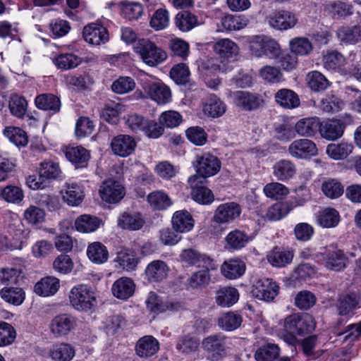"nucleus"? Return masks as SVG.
Instances as JSON below:
<instances>
[{"instance_id": "38", "label": "nucleus", "mask_w": 361, "mask_h": 361, "mask_svg": "<svg viewBox=\"0 0 361 361\" xmlns=\"http://www.w3.org/2000/svg\"><path fill=\"white\" fill-rule=\"evenodd\" d=\"M319 121L315 117L300 119L295 126V132L302 137H312L319 130Z\"/></svg>"}, {"instance_id": "15", "label": "nucleus", "mask_w": 361, "mask_h": 361, "mask_svg": "<svg viewBox=\"0 0 361 361\" xmlns=\"http://www.w3.org/2000/svg\"><path fill=\"white\" fill-rule=\"evenodd\" d=\"M179 258L183 263L198 267L209 268L212 262L210 257L200 252L192 247L183 250L179 255Z\"/></svg>"}, {"instance_id": "33", "label": "nucleus", "mask_w": 361, "mask_h": 361, "mask_svg": "<svg viewBox=\"0 0 361 361\" xmlns=\"http://www.w3.org/2000/svg\"><path fill=\"white\" fill-rule=\"evenodd\" d=\"M354 147L352 143L341 141L338 143H331L326 146V152L334 160H343L352 152Z\"/></svg>"}, {"instance_id": "5", "label": "nucleus", "mask_w": 361, "mask_h": 361, "mask_svg": "<svg viewBox=\"0 0 361 361\" xmlns=\"http://www.w3.org/2000/svg\"><path fill=\"white\" fill-rule=\"evenodd\" d=\"M232 102L243 111H253L264 105L263 97L257 93L249 91L238 90L230 92Z\"/></svg>"}, {"instance_id": "50", "label": "nucleus", "mask_w": 361, "mask_h": 361, "mask_svg": "<svg viewBox=\"0 0 361 361\" xmlns=\"http://www.w3.org/2000/svg\"><path fill=\"white\" fill-rule=\"evenodd\" d=\"M280 353V348L274 343H266L257 350L255 357L257 361H273Z\"/></svg>"}, {"instance_id": "52", "label": "nucleus", "mask_w": 361, "mask_h": 361, "mask_svg": "<svg viewBox=\"0 0 361 361\" xmlns=\"http://www.w3.org/2000/svg\"><path fill=\"white\" fill-rule=\"evenodd\" d=\"M4 135L17 147H25L28 142L26 133L18 127H6Z\"/></svg>"}, {"instance_id": "54", "label": "nucleus", "mask_w": 361, "mask_h": 361, "mask_svg": "<svg viewBox=\"0 0 361 361\" xmlns=\"http://www.w3.org/2000/svg\"><path fill=\"white\" fill-rule=\"evenodd\" d=\"M289 47L291 52L299 56L309 54L312 50L311 42L306 37H295L290 40Z\"/></svg>"}, {"instance_id": "12", "label": "nucleus", "mask_w": 361, "mask_h": 361, "mask_svg": "<svg viewBox=\"0 0 361 361\" xmlns=\"http://www.w3.org/2000/svg\"><path fill=\"white\" fill-rule=\"evenodd\" d=\"M279 293V286L269 279L258 280L252 290V294L259 300H272Z\"/></svg>"}, {"instance_id": "62", "label": "nucleus", "mask_w": 361, "mask_h": 361, "mask_svg": "<svg viewBox=\"0 0 361 361\" xmlns=\"http://www.w3.org/2000/svg\"><path fill=\"white\" fill-rule=\"evenodd\" d=\"M8 106L13 116L21 118L26 112L27 103L23 97L14 94L10 97Z\"/></svg>"}, {"instance_id": "6", "label": "nucleus", "mask_w": 361, "mask_h": 361, "mask_svg": "<svg viewBox=\"0 0 361 361\" xmlns=\"http://www.w3.org/2000/svg\"><path fill=\"white\" fill-rule=\"evenodd\" d=\"M298 20L295 13L285 9L275 10L266 18L269 25L279 31H285L294 27Z\"/></svg>"}, {"instance_id": "39", "label": "nucleus", "mask_w": 361, "mask_h": 361, "mask_svg": "<svg viewBox=\"0 0 361 361\" xmlns=\"http://www.w3.org/2000/svg\"><path fill=\"white\" fill-rule=\"evenodd\" d=\"M338 39L345 44H356L361 41V25L343 26L336 31Z\"/></svg>"}, {"instance_id": "18", "label": "nucleus", "mask_w": 361, "mask_h": 361, "mask_svg": "<svg viewBox=\"0 0 361 361\" xmlns=\"http://www.w3.org/2000/svg\"><path fill=\"white\" fill-rule=\"evenodd\" d=\"M111 147L115 154L125 157L134 152L136 142L134 138L128 135H119L112 139Z\"/></svg>"}, {"instance_id": "26", "label": "nucleus", "mask_w": 361, "mask_h": 361, "mask_svg": "<svg viewBox=\"0 0 361 361\" xmlns=\"http://www.w3.org/2000/svg\"><path fill=\"white\" fill-rule=\"evenodd\" d=\"M157 340L152 336H145L140 338L135 345L136 354L144 358L149 357L159 350Z\"/></svg>"}, {"instance_id": "25", "label": "nucleus", "mask_w": 361, "mask_h": 361, "mask_svg": "<svg viewBox=\"0 0 361 361\" xmlns=\"http://www.w3.org/2000/svg\"><path fill=\"white\" fill-rule=\"evenodd\" d=\"M276 103L286 109H293L300 106V101L298 95L292 90L282 88L274 95Z\"/></svg>"}, {"instance_id": "53", "label": "nucleus", "mask_w": 361, "mask_h": 361, "mask_svg": "<svg viewBox=\"0 0 361 361\" xmlns=\"http://www.w3.org/2000/svg\"><path fill=\"white\" fill-rule=\"evenodd\" d=\"M322 190L327 197L336 199L343 195L344 187L338 180L329 178L322 183Z\"/></svg>"}, {"instance_id": "55", "label": "nucleus", "mask_w": 361, "mask_h": 361, "mask_svg": "<svg viewBox=\"0 0 361 361\" xmlns=\"http://www.w3.org/2000/svg\"><path fill=\"white\" fill-rule=\"evenodd\" d=\"M116 262L123 269L132 271L137 267L138 259L133 250H122L118 252Z\"/></svg>"}, {"instance_id": "58", "label": "nucleus", "mask_w": 361, "mask_h": 361, "mask_svg": "<svg viewBox=\"0 0 361 361\" xmlns=\"http://www.w3.org/2000/svg\"><path fill=\"white\" fill-rule=\"evenodd\" d=\"M263 191L267 197L274 200L282 199L289 193L288 188L278 182L267 183L264 187Z\"/></svg>"}, {"instance_id": "17", "label": "nucleus", "mask_w": 361, "mask_h": 361, "mask_svg": "<svg viewBox=\"0 0 361 361\" xmlns=\"http://www.w3.org/2000/svg\"><path fill=\"white\" fill-rule=\"evenodd\" d=\"M345 126L338 119L319 122V130L321 136L328 140H336L342 137Z\"/></svg>"}, {"instance_id": "20", "label": "nucleus", "mask_w": 361, "mask_h": 361, "mask_svg": "<svg viewBox=\"0 0 361 361\" xmlns=\"http://www.w3.org/2000/svg\"><path fill=\"white\" fill-rule=\"evenodd\" d=\"M62 200L69 206L80 205L85 197L84 191L77 183H66L61 190Z\"/></svg>"}, {"instance_id": "11", "label": "nucleus", "mask_w": 361, "mask_h": 361, "mask_svg": "<svg viewBox=\"0 0 361 361\" xmlns=\"http://www.w3.org/2000/svg\"><path fill=\"white\" fill-rule=\"evenodd\" d=\"M228 338L221 334L210 335L205 338L202 343L204 350L212 354L216 359L226 354Z\"/></svg>"}, {"instance_id": "44", "label": "nucleus", "mask_w": 361, "mask_h": 361, "mask_svg": "<svg viewBox=\"0 0 361 361\" xmlns=\"http://www.w3.org/2000/svg\"><path fill=\"white\" fill-rule=\"evenodd\" d=\"M100 224L101 221L97 217L89 214L80 215L75 221L76 230L82 233L94 232Z\"/></svg>"}, {"instance_id": "30", "label": "nucleus", "mask_w": 361, "mask_h": 361, "mask_svg": "<svg viewBox=\"0 0 361 361\" xmlns=\"http://www.w3.org/2000/svg\"><path fill=\"white\" fill-rule=\"evenodd\" d=\"M60 287L59 280L54 276H47L38 281L34 291L39 296L47 297L54 295Z\"/></svg>"}, {"instance_id": "64", "label": "nucleus", "mask_w": 361, "mask_h": 361, "mask_svg": "<svg viewBox=\"0 0 361 361\" xmlns=\"http://www.w3.org/2000/svg\"><path fill=\"white\" fill-rule=\"evenodd\" d=\"M308 86L314 91H322L327 88L329 82L326 77L319 71H312L307 75Z\"/></svg>"}, {"instance_id": "7", "label": "nucleus", "mask_w": 361, "mask_h": 361, "mask_svg": "<svg viewBox=\"0 0 361 361\" xmlns=\"http://www.w3.org/2000/svg\"><path fill=\"white\" fill-rule=\"evenodd\" d=\"M77 326V319L70 314L62 313L55 316L49 324V330L55 338L66 336Z\"/></svg>"}, {"instance_id": "51", "label": "nucleus", "mask_w": 361, "mask_h": 361, "mask_svg": "<svg viewBox=\"0 0 361 361\" xmlns=\"http://www.w3.org/2000/svg\"><path fill=\"white\" fill-rule=\"evenodd\" d=\"M317 221L324 228H333L338 224L340 216L335 209L326 208L319 212Z\"/></svg>"}, {"instance_id": "47", "label": "nucleus", "mask_w": 361, "mask_h": 361, "mask_svg": "<svg viewBox=\"0 0 361 361\" xmlns=\"http://www.w3.org/2000/svg\"><path fill=\"white\" fill-rule=\"evenodd\" d=\"M147 202L155 210H165L172 204L169 195L161 190L154 191L147 196Z\"/></svg>"}, {"instance_id": "14", "label": "nucleus", "mask_w": 361, "mask_h": 361, "mask_svg": "<svg viewBox=\"0 0 361 361\" xmlns=\"http://www.w3.org/2000/svg\"><path fill=\"white\" fill-rule=\"evenodd\" d=\"M290 154L296 158L306 159L317 154L314 142L308 139H298L293 141L288 147Z\"/></svg>"}, {"instance_id": "28", "label": "nucleus", "mask_w": 361, "mask_h": 361, "mask_svg": "<svg viewBox=\"0 0 361 361\" xmlns=\"http://www.w3.org/2000/svg\"><path fill=\"white\" fill-rule=\"evenodd\" d=\"M135 287V283L132 279L127 277H121L114 283L111 291L113 295L117 298L127 300L134 293Z\"/></svg>"}, {"instance_id": "16", "label": "nucleus", "mask_w": 361, "mask_h": 361, "mask_svg": "<svg viewBox=\"0 0 361 361\" xmlns=\"http://www.w3.org/2000/svg\"><path fill=\"white\" fill-rule=\"evenodd\" d=\"M145 224V218L141 213L137 212H124L118 218V227L130 231L140 230Z\"/></svg>"}, {"instance_id": "19", "label": "nucleus", "mask_w": 361, "mask_h": 361, "mask_svg": "<svg viewBox=\"0 0 361 361\" xmlns=\"http://www.w3.org/2000/svg\"><path fill=\"white\" fill-rule=\"evenodd\" d=\"M361 294L351 292L340 297L337 302V310L340 315L346 316L361 307Z\"/></svg>"}, {"instance_id": "46", "label": "nucleus", "mask_w": 361, "mask_h": 361, "mask_svg": "<svg viewBox=\"0 0 361 361\" xmlns=\"http://www.w3.org/2000/svg\"><path fill=\"white\" fill-rule=\"evenodd\" d=\"M225 104L216 95H210L204 105L203 111L205 114L216 118L222 116L226 111Z\"/></svg>"}, {"instance_id": "42", "label": "nucleus", "mask_w": 361, "mask_h": 361, "mask_svg": "<svg viewBox=\"0 0 361 361\" xmlns=\"http://www.w3.org/2000/svg\"><path fill=\"white\" fill-rule=\"evenodd\" d=\"M0 296L5 302L18 306L25 298V293L19 287H4L0 290Z\"/></svg>"}, {"instance_id": "59", "label": "nucleus", "mask_w": 361, "mask_h": 361, "mask_svg": "<svg viewBox=\"0 0 361 361\" xmlns=\"http://www.w3.org/2000/svg\"><path fill=\"white\" fill-rule=\"evenodd\" d=\"M293 257V255L291 252L276 249L268 255V261L272 266L283 267L290 263Z\"/></svg>"}, {"instance_id": "23", "label": "nucleus", "mask_w": 361, "mask_h": 361, "mask_svg": "<svg viewBox=\"0 0 361 361\" xmlns=\"http://www.w3.org/2000/svg\"><path fill=\"white\" fill-rule=\"evenodd\" d=\"M49 355L54 361H71L75 355V350L68 343H56L50 348Z\"/></svg>"}, {"instance_id": "37", "label": "nucleus", "mask_w": 361, "mask_h": 361, "mask_svg": "<svg viewBox=\"0 0 361 361\" xmlns=\"http://www.w3.org/2000/svg\"><path fill=\"white\" fill-rule=\"evenodd\" d=\"M225 240L229 249L240 250L252 240V238L246 232L235 229L227 234Z\"/></svg>"}, {"instance_id": "21", "label": "nucleus", "mask_w": 361, "mask_h": 361, "mask_svg": "<svg viewBox=\"0 0 361 361\" xmlns=\"http://www.w3.org/2000/svg\"><path fill=\"white\" fill-rule=\"evenodd\" d=\"M63 151L66 159L76 169L83 168L87 165L90 155L88 150L83 147H67Z\"/></svg>"}, {"instance_id": "9", "label": "nucleus", "mask_w": 361, "mask_h": 361, "mask_svg": "<svg viewBox=\"0 0 361 361\" xmlns=\"http://www.w3.org/2000/svg\"><path fill=\"white\" fill-rule=\"evenodd\" d=\"M240 206L234 202L221 204L216 209L213 216L214 221L217 224H228L240 216Z\"/></svg>"}, {"instance_id": "36", "label": "nucleus", "mask_w": 361, "mask_h": 361, "mask_svg": "<svg viewBox=\"0 0 361 361\" xmlns=\"http://www.w3.org/2000/svg\"><path fill=\"white\" fill-rule=\"evenodd\" d=\"M297 205V202L293 200L275 203L268 209L267 217L271 221L280 220Z\"/></svg>"}, {"instance_id": "1", "label": "nucleus", "mask_w": 361, "mask_h": 361, "mask_svg": "<svg viewBox=\"0 0 361 361\" xmlns=\"http://www.w3.org/2000/svg\"><path fill=\"white\" fill-rule=\"evenodd\" d=\"M315 328L313 318L308 314H291L284 321L283 329L279 333V336L287 344L292 346V352L297 353L296 345L300 343L296 335L304 336L311 333Z\"/></svg>"}, {"instance_id": "2", "label": "nucleus", "mask_w": 361, "mask_h": 361, "mask_svg": "<svg viewBox=\"0 0 361 361\" xmlns=\"http://www.w3.org/2000/svg\"><path fill=\"white\" fill-rule=\"evenodd\" d=\"M69 300L74 309L78 311H87L94 305L96 295L90 286L80 284L71 290Z\"/></svg>"}, {"instance_id": "24", "label": "nucleus", "mask_w": 361, "mask_h": 361, "mask_svg": "<svg viewBox=\"0 0 361 361\" xmlns=\"http://www.w3.org/2000/svg\"><path fill=\"white\" fill-rule=\"evenodd\" d=\"M214 51L222 59H233L239 53V47L235 42L229 39H221L214 43Z\"/></svg>"}, {"instance_id": "13", "label": "nucleus", "mask_w": 361, "mask_h": 361, "mask_svg": "<svg viewBox=\"0 0 361 361\" xmlns=\"http://www.w3.org/2000/svg\"><path fill=\"white\" fill-rule=\"evenodd\" d=\"M321 255L323 256V261L327 269L340 271L345 267L348 258L341 250L329 246L325 248L324 252H321Z\"/></svg>"}, {"instance_id": "56", "label": "nucleus", "mask_w": 361, "mask_h": 361, "mask_svg": "<svg viewBox=\"0 0 361 361\" xmlns=\"http://www.w3.org/2000/svg\"><path fill=\"white\" fill-rule=\"evenodd\" d=\"M121 10L122 16L129 20L138 19L143 13L142 4L137 2L123 1Z\"/></svg>"}, {"instance_id": "27", "label": "nucleus", "mask_w": 361, "mask_h": 361, "mask_svg": "<svg viewBox=\"0 0 361 361\" xmlns=\"http://www.w3.org/2000/svg\"><path fill=\"white\" fill-rule=\"evenodd\" d=\"M169 268L161 260H154L150 262L145 269V274L151 282H160L164 280L169 274Z\"/></svg>"}, {"instance_id": "31", "label": "nucleus", "mask_w": 361, "mask_h": 361, "mask_svg": "<svg viewBox=\"0 0 361 361\" xmlns=\"http://www.w3.org/2000/svg\"><path fill=\"white\" fill-rule=\"evenodd\" d=\"M322 63L324 68L328 71L343 73L345 58L338 51H328L322 57Z\"/></svg>"}, {"instance_id": "8", "label": "nucleus", "mask_w": 361, "mask_h": 361, "mask_svg": "<svg viewBox=\"0 0 361 361\" xmlns=\"http://www.w3.org/2000/svg\"><path fill=\"white\" fill-rule=\"evenodd\" d=\"M207 182L204 177L190 176L188 178L191 197L192 200L201 204H209L214 199L212 191L205 185Z\"/></svg>"}, {"instance_id": "57", "label": "nucleus", "mask_w": 361, "mask_h": 361, "mask_svg": "<svg viewBox=\"0 0 361 361\" xmlns=\"http://www.w3.org/2000/svg\"><path fill=\"white\" fill-rule=\"evenodd\" d=\"M326 10L334 16L345 18L353 12L352 5L341 1H334L326 6Z\"/></svg>"}, {"instance_id": "63", "label": "nucleus", "mask_w": 361, "mask_h": 361, "mask_svg": "<svg viewBox=\"0 0 361 361\" xmlns=\"http://www.w3.org/2000/svg\"><path fill=\"white\" fill-rule=\"evenodd\" d=\"M39 173L45 180H56L61 178L62 173L58 164L48 161L41 164Z\"/></svg>"}, {"instance_id": "41", "label": "nucleus", "mask_w": 361, "mask_h": 361, "mask_svg": "<svg viewBox=\"0 0 361 361\" xmlns=\"http://www.w3.org/2000/svg\"><path fill=\"white\" fill-rule=\"evenodd\" d=\"M87 255L91 262L98 264L104 263L109 257L106 247L100 242L90 244L87 249Z\"/></svg>"}, {"instance_id": "45", "label": "nucleus", "mask_w": 361, "mask_h": 361, "mask_svg": "<svg viewBox=\"0 0 361 361\" xmlns=\"http://www.w3.org/2000/svg\"><path fill=\"white\" fill-rule=\"evenodd\" d=\"M199 345V340L196 337L190 334H184L178 337L176 349L180 353L187 355L195 352Z\"/></svg>"}, {"instance_id": "22", "label": "nucleus", "mask_w": 361, "mask_h": 361, "mask_svg": "<svg viewBox=\"0 0 361 361\" xmlns=\"http://www.w3.org/2000/svg\"><path fill=\"white\" fill-rule=\"evenodd\" d=\"M83 37L85 40L93 45H99L105 43L109 39L107 30L103 26L95 24L87 25L83 29Z\"/></svg>"}, {"instance_id": "61", "label": "nucleus", "mask_w": 361, "mask_h": 361, "mask_svg": "<svg viewBox=\"0 0 361 361\" xmlns=\"http://www.w3.org/2000/svg\"><path fill=\"white\" fill-rule=\"evenodd\" d=\"M54 62L59 68L68 70L77 67L82 60L73 54H61L54 59Z\"/></svg>"}, {"instance_id": "10", "label": "nucleus", "mask_w": 361, "mask_h": 361, "mask_svg": "<svg viewBox=\"0 0 361 361\" xmlns=\"http://www.w3.org/2000/svg\"><path fill=\"white\" fill-rule=\"evenodd\" d=\"M99 193L104 201L109 203H117L123 198L126 192L119 182L107 180L100 186Z\"/></svg>"}, {"instance_id": "40", "label": "nucleus", "mask_w": 361, "mask_h": 361, "mask_svg": "<svg viewBox=\"0 0 361 361\" xmlns=\"http://www.w3.org/2000/svg\"><path fill=\"white\" fill-rule=\"evenodd\" d=\"M147 92L150 97L158 104H166L171 99V90L163 83L154 82L149 85Z\"/></svg>"}, {"instance_id": "34", "label": "nucleus", "mask_w": 361, "mask_h": 361, "mask_svg": "<svg viewBox=\"0 0 361 361\" xmlns=\"http://www.w3.org/2000/svg\"><path fill=\"white\" fill-rule=\"evenodd\" d=\"M221 271L226 279H235L245 273V264L239 259H231L224 262Z\"/></svg>"}, {"instance_id": "29", "label": "nucleus", "mask_w": 361, "mask_h": 361, "mask_svg": "<svg viewBox=\"0 0 361 361\" xmlns=\"http://www.w3.org/2000/svg\"><path fill=\"white\" fill-rule=\"evenodd\" d=\"M238 299L239 293L235 288L225 286L216 291L215 302L222 307H231Z\"/></svg>"}, {"instance_id": "60", "label": "nucleus", "mask_w": 361, "mask_h": 361, "mask_svg": "<svg viewBox=\"0 0 361 361\" xmlns=\"http://www.w3.org/2000/svg\"><path fill=\"white\" fill-rule=\"evenodd\" d=\"M135 87V82L133 78L129 76H121L111 85V90L114 92L123 94L133 91Z\"/></svg>"}, {"instance_id": "43", "label": "nucleus", "mask_w": 361, "mask_h": 361, "mask_svg": "<svg viewBox=\"0 0 361 361\" xmlns=\"http://www.w3.org/2000/svg\"><path fill=\"white\" fill-rule=\"evenodd\" d=\"M295 172V166L289 160H281L274 166V175L281 181L292 178Z\"/></svg>"}, {"instance_id": "35", "label": "nucleus", "mask_w": 361, "mask_h": 361, "mask_svg": "<svg viewBox=\"0 0 361 361\" xmlns=\"http://www.w3.org/2000/svg\"><path fill=\"white\" fill-rule=\"evenodd\" d=\"M36 106L44 111H51L52 114L58 113L61 109L60 99L49 93H45L38 95L35 100Z\"/></svg>"}, {"instance_id": "3", "label": "nucleus", "mask_w": 361, "mask_h": 361, "mask_svg": "<svg viewBox=\"0 0 361 361\" xmlns=\"http://www.w3.org/2000/svg\"><path fill=\"white\" fill-rule=\"evenodd\" d=\"M193 165L197 173L192 176L204 177V180H207L208 177L214 176L221 169L219 159L209 153L197 155Z\"/></svg>"}, {"instance_id": "49", "label": "nucleus", "mask_w": 361, "mask_h": 361, "mask_svg": "<svg viewBox=\"0 0 361 361\" xmlns=\"http://www.w3.org/2000/svg\"><path fill=\"white\" fill-rule=\"evenodd\" d=\"M176 26L183 32H188L198 25L197 17L189 11H181L175 18Z\"/></svg>"}, {"instance_id": "4", "label": "nucleus", "mask_w": 361, "mask_h": 361, "mask_svg": "<svg viewBox=\"0 0 361 361\" xmlns=\"http://www.w3.org/2000/svg\"><path fill=\"white\" fill-rule=\"evenodd\" d=\"M137 49L143 62L152 67L157 66L167 59L166 52L149 40H143Z\"/></svg>"}, {"instance_id": "32", "label": "nucleus", "mask_w": 361, "mask_h": 361, "mask_svg": "<svg viewBox=\"0 0 361 361\" xmlns=\"http://www.w3.org/2000/svg\"><path fill=\"white\" fill-rule=\"evenodd\" d=\"M172 226L173 228L176 232H188L194 226V220L188 211H177L173 215Z\"/></svg>"}, {"instance_id": "48", "label": "nucleus", "mask_w": 361, "mask_h": 361, "mask_svg": "<svg viewBox=\"0 0 361 361\" xmlns=\"http://www.w3.org/2000/svg\"><path fill=\"white\" fill-rule=\"evenodd\" d=\"M243 322L242 317L233 312L221 314L218 319L219 326L225 331H231L238 329Z\"/></svg>"}]
</instances>
